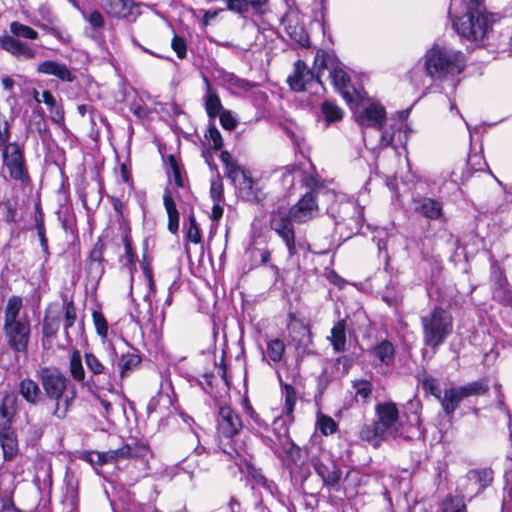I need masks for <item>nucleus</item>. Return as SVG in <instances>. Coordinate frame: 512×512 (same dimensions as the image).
Returning <instances> with one entry per match:
<instances>
[{"mask_svg": "<svg viewBox=\"0 0 512 512\" xmlns=\"http://www.w3.org/2000/svg\"><path fill=\"white\" fill-rule=\"evenodd\" d=\"M37 377L46 398L54 403L51 414L59 420L65 419L77 396L75 385L55 366L41 367Z\"/></svg>", "mask_w": 512, "mask_h": 512, "instance_id": "1", "label": "nucleus"}, {"mask_svg": "<svg viewBox=\"0 0 512 512\" xmlns=\"http://www.w3.org/2000/svg\"><path fill=\"white\" fill-rule=\"evenodd\" d=\"M376 421L364 425L360 430V438L373 447H379L389 438L404 437L399 422V410L393 402H382L375 406Z\"/></svg>", "mask_w": 512, "mask_h": 512, "instance_id": "2", "label": "nucleus"}, {"mask_svg": "<svg viewBox=\"0 0 512 512\" xmlns=\"http://www.w3.org/2000/svg\"><path fill=\"white\" fill-rule=\"evenodd\" d=\"M425 68L431 82L443 81L449 75L460 74L465 66V55L451 47L434 44L424 54Z\"/></svg>", "mask_w": 512, "mask_h": 512, "instance_id": "3", "label": "nucleus"}, {"mask_svg": "<svg viewBox=\"0 0 512 512\" xmlns=\"http://www.w3.org/2000/svg\"><path fill=\"white\" fill-rule=\"evenodd\" d=\"M499 19L498 14L486 11L482 0H468L466 13L453 21V28L460 37L479 41Z\"/></svg>", "mask_w": 512, "mask_h": 512, "instance_id": "4", "label": "nucleus"}, {"mask_svg": "<svg viewBox=\"0 0 512 512\" xmlns=\"http://www.w3.org/2000/svg\"><path fill=\"white\" fill-rule=\"evenodd\" d=\"M23 302L19 296H11L5 307L4 334L9 347L15 352H26L30 339V322L20 317Z\"/></svg>", "mask_w": 512, "mask_h": 512, "instance_id": "5", "label": "nucleus"}, {"mask_svg": "<svg viewBox=\"0 0 512 512\" xmlns=\"http://www.w3.org/2000/svg\"><path fill=\"white\" fill-rule=\"evenodd\" d=\"M220 159L225 166V176L232 182L243 200L260 203L265 199L266 194L260 183L253 179L250 171L239 165L228 151H222Z\"/></svg>", "mask_w": 512, "mask_h": 512, "instance_id": "6", "label": "nucleus"}, {"mask_svg": "<svg viewBox=\"0 0 512 512\" xmlns=\"http://www.w3.org/2000/svg\"><path fill=\"white\" fill-rule=\"evenodd\" d=\"M272 436H262V443L267 446L276 457L286 461L288 466H298L302 459V450L289 435L288 421L283 417H276L272 423Z\"/></svg>", "mask_w": 512, "mask_h": 512, "instance_id": "7", "label": "nucleus"}, {"mask_svg": "<svg viewBox=\"0 0 512 512\" xmlns=\"http://www.w3.org/2000/svg\"><path fill=\"white\" fill-rule=\"evenodd\" d=\"M2 173L6 180L22 189L32 185L25 156V143L13 141V144L1 151Z\"/></svg>", "mask_w": 512, "mask_h": 512, "instance_id": "8", "label": "nucleus"}, {"mask_svg": "<svg viewBox=\"0 0 512 512\" xmlns=\"http://www.w3.org/2000/svg\"><path fill=\"white\" fill-rule=\"evenodd\" d=\"M423 342L427 347L438 349L453 332V317L442 307H434L421 316Z\"/></svg>", "mask_w": 512, "mask_h": 512, "instance_id": "9", "label": "nucleus"}, {"mask_svg": "<svg viewBox=\"0 0 512 512\" xmlns=\"http://www.w3.org/2000/svg\"><path fill=\"white\" fill-rule=\"evenodd\" d=\"M9 28L12 35L0 36V48L19 60L34 59L37 56L36 49L19 38L36 40L38 32L18 21L11 22Z\"/></svg>", "mask_w": 512, "mask_h": 512, "instance_id": "10", "label": "nucleus"}, {"mask_svg": "<svg viewBox=\"0 0 512 512\" xmlns=\"http://www.w3.org/2000/svg\"><path fill=\"white\" fill-rule=\"evenodd\" d=\"M218 446L231 458L238 455L236 447L233 445V438L240 433L243 428V421L240 415L230 406L219 408L216 417Z\"/></svg>", "mask_w": 512, "mask_h": 512, "instance_id": "11", "label": "nucleus"}, {"mask_svg": "<svg viewBox=\"0 0 512 512\" xmlns=\"http://www.w3.org/2000/svg\"><path fill=\"white\" fill-rule=\"evenodd\" d=\"M328 213L341 234H343L342 229H346L347 238L359 233L364 224V207L351 200L333 203Z\"/></svg>", "mask_w": 512, "mask_h": 512, "instance_id": "12", "label": "nucleus"}, {"mask_svg": "<svg viewBox=\"0 0 512 512\" xmlns=\"http://www.w3.org/2000/svg\"><path fill=\"white\" fill-rule=\"evenodd\" d=\"M314 65L320 73L322 70H329V77L337 91L342 96L350 101V93L348 88L350 87V78L347 73L340 67V62L334 53L327 52L325 50H318L314 59Z\"/></svg>", "mask_w": 512, "mask_h": 512, "instance_id": "13", "label": "nucleus"}, {"mask_svg": "<svg viewBox=\"0 0 512 512\" xmlns=\"http://www.w3.org/2000/svg\"><path fill=\"white\" fill-rule=\"evenodd\" d=\"M294 223L286 216L284 209H277L270 215V228L284 242L289 256L297 254Z\"/></svg>", "mask_w": 512, "mask_h": 512, "instance_id": "14", "label": "nucleus"}, {"mask_svg": "<svg viewBox=\"0 0 512 512\" xmlns=\"http://www.w3.org/2000/svg\"><path fill=\"white\" fill-rule=\"evenodd\" d=\"M59 19L53 12L52 8L48 4H41L35 11L32 19V24L45 30L48 34H51L59 41L68 43L71 40V36L62 29L59 25Z\"/></svg>", "mask_w": 512, "mask_h": 512, "instance_id": "15", "label": "nucleus"}, {"mask_svg": "<svg viewBox=\"0 0 512 512\" xmlns=\"http://www.w3.org/2000/svg\"><path fill=\"white\" fill-rule=\"evenodd\" d=\"M317 208L316 195L310 191L304 194L289 210H285V214L295 223L302 224L313 218Z\"/></svg>", "mask_w": 512, "mask_h": 512, "instance_id": "16", "label": "nucleus"}, {"mask_svg": "<svg viewBox=\"0 0 512 512\" xmlns=\"http://www.w3.org/2000/svg\"><path fill=\"white\" fill-rule=\"evenodd\" d=\"M110 365L103 364L100 359L91 352H86L84 354V359L88 370L91 373V380L96 377L98 379L102 378L104 380H114L116 374V366L115 361L118 359V352L116 351V357L113 359L108 355Z\"/></svg>", "mask_w": 512, "mask_h": 512, "instance_id": "17", "label": "nucleus"}, {"mask_svg": "<svg viewBox=\"0 0 512 512\" xmlns=\"http://www.w3.org/2000/svg\"><path fill=\"white\" fill-rule=\"evenodd\" d=\"M314 81L321 83L319 75L315 77L314 72L308 68L306 63L302 60H297L294 64V72L287 79L291 90L295 92H302L307 89V86Z\"/></svg>", "mask_w": 512, "mask_h": 512, "instance_id": "18", "label": "nucleus"}, {"mask_svg": "<svg viewBox=\"0 0 512 512\" xmlns=\"http://www.w3.org/2000/svg\"><path fill=\"white\" fill-rule=\"evenodd\" d=\"M227 10L246 17L249 13L263 16L269 11V0H225Z\"/></svg>", "mask_w": 512, "mask_h": 512, "instance_id": "19", "label": "nucleus"}, {"mask_svg": "<svg viewBox=\"0 0 512 512\" xmlns=\"http://www.w3.org/2000/svg\"><path fill=\"white\" fill-rule=\"evenodd\" d=\"M106 12L115 18L135 21L138 16L137 5L132 0H102Z\"/></svg>", "mask_w": 512, "mask_h": 512, "instance_id": "20", "label": "nucleus"}, {"mask_svg": "<svg viewBox=\"0 0 512 512\" xmlns=\"http://www.w3.org/2000/svg\"><path fill=\"white\" fill-rule=\"evenodd\" d=\"M311 465L316 474L322 479L324 486L332 488L339 484L342 477V470L338 465L335 463L326 465L318 457L311 458Z\"/></svg>", "mask_w": 512, "mask_h": 512, "instance_id": "21", "label": "nucleus"}, {"mask_svg": "<svg viewBox=\"0 0 512 512\" xmlns=\"http://www.w3.org/2000/svg\"><path fill=\"white\" fill-rule=\"evenodd\" d=\"M17 397L14 394H6L0 404V436L15 432L12 427L16 414Z\"/></svg>", "mask_w": 512, "mask_h": 512, "instance_id": "22", "label": "nucleus"}, {"mask_svg": "<svg viewBox=\"0 0 512 512\" xmlns=\"http://www.w3.org/2000/svg\"><path fill=\"white\" fill-rule=\"evenodd\" d=\"M356 118L362 127H372L381 130L386 120V112L382 106L370 104L360 111Z\"/></svg>", "mask_w": 512, "mask_h": 512, "instance_id": "23", "label": "nucleus"}, {"mask_svg": "<svg viewBox=\"0 0 512 512\" xmlns=\"http://www.w3.org/2000/svg\"><path fill=\"white\" fill-rule=\"evenodd\" d=\"M37 71L45 75L55 76L63 82H73L76 79V75L72 73L66 64L54 60H46L39 63Z\"/></svg>", "mask_w": 512, "mask_h": 512, "instance_id": "24", "label": "nucleus"}, {"mask_svg": "<svg viewBox=\"0 0 512 512\" xmlns=\"http://www.w3.org/2000/svg\"><path fill=\"white\" fill-rule=\"evenodd\" d=\"M243 410L247 417L248 428L262 440V436L269 431V424L257 413L248 399L243 400Z\"/></svg>", "mask_w": 512, "mask_h": 512, "instance_id": "25", "label": "nucleus"}, {"mask_svg": "<svg viewBox=\"0 0 512 512\" xmlns=\"http://www.w3.org/2000/svg\"><path fill=\"white\" fill-rule=\"evenodd\" d=\"M141 364V357L137 353H122L118 354V359L115 361L116 374L115 380L119 377L121 380L129 377L131 373L136 370Z\"/></svg>", "mask_w": 512, "mask_h": 512, "instance_id": "26", "label": "nucleus"}, {"mask_svg": "<svg viewBox=\"0 0 512 512\" xmlns=\"http://www.w3.org/2000/svg\"><path fill=\"white\" fill-rule=\"evenodd\" d=\"M93 322L96 328L97 334L101 337L102 343L105 346L107 355L113 359L116 357L117 342L108 339V323L104 315L99 311H93L92 313Z\"/></svg>", "mask_w": 512, "mask_h": 512, "instance_id": "27", "label": "nucleus"}, {"mask_svg": "<svg viewBox=\"0 0 512 512\" xmlns=\"http://www.w3.org/2000/svg\"><path fill=\"white\" fill-rule=\"evenodd\" d=\"M203 79L206 86V93L203 97L205 110L210 120H214L222 111H224L223 106L217 91L212 88L209 79L206 76H204Z\"/></svg>", "mask_w": 512, "mask_h": 512, "instance_id": "28", "label": "nucleus"}, {"mask_svg": "<svg viewBox=\"0 0 512 512\" xmlns=\"http://www.w3.org/2000/svg\"><path fill=\"white\" fill-rule=\"evenodd\" d=\"M18 388L22 398L30 405H38L43 399L39 384L29 377L23 378Z\"/></svg>", "mask_w": 512, "mask_h": 512, "instance_id": "29", "label": "nucleus"}, {"mask_svg": "<svg viewBox=\"0 0 512 512\" xmlns=\"http://www.w3.org/2000/svg\"><path fill=\"white\" fill-rule=\"evenodd\" d=\"M438 400L445 415L449 418H452L454 412L463 400V397L458 387H450L444 390L443 394L440 395Z\"/></svg>", "mask_w": 512, "mask_h": 512, "instance_id": "30", "label": "nucleus"}, {"mask_svg": "<svg viewBox=\"0 0 512 512\" xmlns=\"http://www.w3.org/2000/svg\"><path fill=\"white\" fill-rule=\"evenodd\" d=\"M61 312L57 309L48 308L42 321V337L44 339L54 338L60 328Z\"/></svg>", "mask_w": 512, "mask_h": 512, "instance_id": "31", "label": "nucleus"}, {"mask_svg": "<svg viewBox=\"0 0 512 512\" xmlns=\"http://www.w3.org/2000/svg\"><path fill=\"white\" fill-rule=\"evenodd\" d=\"M111 451L113 453L115 462H117L123 459L142 458L147 454L148 448L144 444L132 442L126 443L121 447Z\"/></svg>", "mask_w": 512, "mask_h": 512, "instance_id": "32", "label": "nucleus"}, {"mask_svg": "<svg viewBox=\"0 0 512 512\" xmlns=\"http://www.w3.org/2000/svg\"><path fill=\"white\" fill-rule=\"evenodd\" d=\"M236 465L238 466V469L241 473L253 479L256 484L270 489L272 481H269L264 476L260 468L255 467L254 464L244 458H241L238 462H236Z\"/></svg>", "mask_w": 512, "mask_h": 512, "instance_id": "33", "label": "nucleus"}, {"mask_svg": "<svg viewBox=\"0 0 512 512\" xmlns=\"http://www.w3.org/2000/svg\"><path fill=\"white\" fill-rule=\"evenodd\" d=\"M346 328V320L341 319L337 321L331 329V335L328 337V340L336 353L346 350Z\"/></svg>", "mask_w": 512, "mask_h": 512, "instance_id": "34", "label": "nucleus"}, {"mask_svg": "<svg viewBox=\"0 0 512 512\" xmlns=\"http://www.w3.org/2000/svg\"><path fill=\"white\" fill-rule=\"evenodd\" d=\"M223 80L228 84L231 92L237 95L247 94L257 87L256 83L240 78L233 73H225Z\"/></svg>", "mask_w": 512, "mask_h": 512, "instance_id": "35", "label": "nucleus"}, {"mask_svg": "<svg viewBox=\"0 0 512 512\" xmlns=\"http://www.w3.org/2000/svg\"><path fill=\"white\" fill-rule=\"evenodd\" d=\"M416 211L431 220L439 219L442 216V205L432 198H421L417 201Z\"/></svg>", "mask_w": 512, "mask_h": 512, "instance_id": "36", "label": "nucleus"}, {"mask_svg": "<svg viewBox=\"0 0 512 512\" xmlns=\"http://www.w3.org/2000/svg\"><path fill=\"white\" fill-rule=\"evenodd\" d=\"M370 353L375 356L382 364L389 366L394 363L395 348L389 340H382L372 347Z\"/></svg>", "mask_w": 512, "mask_h": 512, "instance_id": "37", "label": "nucleus"}, {"mask_svg": "<svg viewBox=\"0 0 512 512\" xmlns=\"http://www.w3.org/2000/svg\"><path fill=\"white\" fill-rule=\"evenodd\" d=\"M281 387L284 395V407L283 414L279 417L285 418L288 421L289 426L293 421V411L297 400V394L291 384L281 382Z\"/></svg>", "mask_w": 512, "mask_h": 512, "instance_id": "38", "label": "nucleus"}, {"mask_svg": "<svg viewBox=\"0 0 512 512\" xmlns=\"http://www.w3.org/2000/svg\"><path fill=\"white\" fill-rule=\"evenodd\" d=\"M69 373L71 378L80 383L82 386H85L89 383V381H85L86 372L84 370L82 364L81 354L78 350L73 351L69 359Z\"/></svg>", "mask_w": 512, "mask_h": 512, "instance_id": "39", "label": "nucleus"}, {"mask_svg": "<svg viewBox=\"0 0 512 512\" xmlns=\"http://www.w3.org/2000/svg\"><path fill=\"white\" fill-rule=\"evenodd\" d=\"M165 163L167 166V174L170 177H173V180L177 187L185 188L186 187V175L183 173V169L178 163L176 157L174 155H168L165 158Z\"/></svg>", "mask_w": 512, "mask_h": 512, "instance_id": "40", "label": "nucleus"}, {"mask_svg": "<svg viewBox=\"0 0 512 512\" xmlns=\"http://www.w3.org/2000/svg\"><path fill=\"white\" fill-rule=\"evenodd\" d=\"M1 448L4 461H12L18 454V440L16 432L0 436Z\"/></svg>", "mask_w": 512, "mask_h": 512, "instance_id": "41", "label": "nucleus"}, {"mask_svg": "<svg viewBox=\"0 0 512 512\" xmlns=\"http://www.w3.org/2000/svg\"><path fill=\"white\" fill-rule=\"evenodd\" d=\"M352 387L355 390V399L357 402L367 404L370 401L373 392V385L369 380L357 379L352 381Z\"/></svg>", "mask_w": 512, "mask_h": 512, "instance_id": "42", "label": "nucleus"}, {"mask_svg": "<svg viewBox=\"0 0 512 512\" xmlns=\"http://www.w3.org/2000/svg\"><path fill=\"white\" fill-rule=\"evenodd\" d=\"M463 399L471 396L484 395L489 390L488 381L486 379H480L474 382L467 383L463 386H458Z\"/></svg>", "mask_w": 512, "mask_h": 512, "instance_id": "43", "label": "nucleus"}, {"mask_svg": "<svg viewBox=\"0 0 512 512\" xmlns=\"http://www.w3.org/2000/svg\"><path fill=\"white\" fill-rule=\"evenodd\" d=\"M286 32L289 35L290 39L297 43L300 47L309 48L310 47V39L305 30V28L300 24H292L289 23L286 26Z\"/></svg>", "mask_w": 512, "mask_h": 512, "instance_id": "44", "label": "nucleus"}, {"mask_svg": "<svg viewBox=\"0 0 512 512\" xmlns=\"http://www.w3.org/2000/svg\"><path fill=\"white\" fill-rule=\"evenodd\" d=\"M409 81L417 88L428 87L427 80L430 79L429 74L425 68V61L423 63L416 64L408 72Z\"/></svg>", "mask_w": 512, "mask_h": 512, "instance_id": "45", "label": "nucleus"}, {"mask_svg": "<svg viewBox=\"0 0 512 512\" xmlns=\"http://www.w3.org/2000/svg\"><path fill=\"white\" fill-rule=\"evenodd\" d=\"M246 253L249 256L251 268L259 267L262 264H267L271 257L270 251L268 249H260L254 246H250Z\"/></svg>", "mask_w": 512, "mask_h": 512, "instance_id": "46", "label": "nucleus"}, {"mask_svg": "<svg viewBox=\"0 0 512 512\" xmlns=\"http://www.w3.org/2000/svg\"><path fill=\"white\" fill-rule=\"evenodd\" d=\"M64 309V332L66 337H70V330L73 328L76 319H77V311L75 304L72 300L65 301L63 305Z\"/></svg>", "mask_w": 512, "mask_h": 512, "instance_id": "47", "label": "nucleus"}, {"mask_svg": "<svg viewBox=\"0 0 512 512\" xmlns=\"http://www.w3.org/2000/svg\"><path fill=\"white\" fill-rule=\"evenodd\" d=\"M321 112L324 115L327 123L336 122L342 119L343 110L338 107L333 101H325L321 106Z\"/></svg>", "mask_w": 512, "mask_h": 512, "instance_id": "48", "label": "nucleus"}, {"mask_svg": "<svg viewBox=\"0 0 512 512\" xmlns=\"http://www.w3.org/2000/svg\"><path fill=\"white\" fill-rule=\"evenodd\" d=\"M0 205L3 208V217L5 222H17L18 200L15 198L4 199Z\"/></svg>", "mask_w": 512, "mask_h": 512, "instance_id": "49", "label": "nucleus"}, {"mask_svg": "<svg viewBox=\"0 0 512 512\" xmlns=\"http://www.w3.org/2000/svg\"><path fill=\"white\" fill-rule=\"evenodd\" d=\"M285 352L284 342L280 339L267 341V355L273 362H280Z\"/></svg>", "mask_w": 512, "mask_h": 512, "instance_id": "50", "label": "nucleus"}, {"mask_svg": "<svg viewBox=\"0 0 512 512\" xmlns=\"http://www.w3.org/2000/svg\"><path fill=\"white\" fill-rule=\"evenodd\" d=\"M442 512H467L463 498L447 496L442 502Z\"/></svg>", "mask_w": 512, "mask_h": 512, "instance_id": "51", "label": "nucleus"}, {"mask_svg": "<svg viewBox=\"0 0 512 512\" xmlns=\"http://www.w3.org/2000/svg\"><path fill=\"white\" fill-rule=\"evenodd\" d=\"M281 184L285 190H290L295 183L296 175L300 173V169L296 165H289L281 169Z\"/></svg>", "mask_w": 512, "mask_h": 512, "instance_id": "52", "label": "nucleus"}, {"mask_svg": "<svg viewBox=\"0 0 512 512\" xmlns=\"http://www.w3.org/2000/svg\"><path fill=\"white\" fill-rule=\"evenodd\" d=\"M105 271V262L87 261V278L94 283H98Z\"/></svg>", "mask_w": 512, "mask_h": 512, "instance_id": "53", "label": "nucleus"}, {"mask_svg": "<svg viewBox=\"0 0 512 512\" xmlns=\"http://www.w3.org/2000/svg\"><path fill=\"white\" fill-rule=\"evenodd\" d=\"M421 386L426 393L431 394L436 399L440 398L442 391L439 385V381L436 378L425 374L421 379Z\"/></svg>", "mask_w": 512, "mask_h": 512, "instance_id": "54", "label": "nucleus"}, {"mask_svg": "<svg viewBox=\"0 0 512 512\" xmlns=\"http://www.w3.org/2000/svg\"><path fill=\"white\" fill-rule=\"evenodd\" d=\"M11 139V124L5 118L0 116V151L13 144Z\"/></svg>", "mask_w": 512, "mask_h": 512, "instance_id": "55", "label": "nucleus"}, {"mask_svg": "<svg viewBox=\"0 0 512 512\" xmlns=\"http://www.w3.org/2000/svg\"><path fill=\"white\" fill-rule=\"evenodd\" d=\"M205 138L209 141L211 144V147L214 150H219L223 146V139L222 136L217 129V127L214 125V123H211L207 132L205 133Z\"/></svg>", "mask_w": 512, "mask_h": 512, "instance_id": "56", "label": "nucleus"}, {"mask_svg": "<svg viewBox=\"0 0 512 512\" xmlns=\"http://www.w3.org/2000/svg\"><path fill=\"white\" fill-rule=\"evenodd\" d=\"M210 197L213 202H224V187L220 176L212 179L210 186Z\"/></svg>", "mask_w": 512, "mask_h": 512, "instance_id": "57", "label": "nucleus"}, {"mask_svg": "<svg viewBox=\"0 0 512 512\" xmlns=\"http://www.w3.org/2000/svg\"><path fill=\"white\" fill-rule=\"evenodd\" d=\"M396 135L398 136L399 141L402 142L401 128L400 127L395 128L393 125H390V127L385 129V131H383V133L381 135V139H380L381 145H383V146L393 145Z\"/></svg>", "mask_w": 512, "mask_h": 512, "instance_id": "58", "label": "nucleus"}, {"mask_svg": "<svg viewBox=\"0 0 512 512\" xmlns=\"http://www.w3.org/2000/svg\"><path fill=\"white\" fill-rule=\"evenodd\" d=\"M189 227L187 230V238L189 241L197 244L201 242V230L198 226L196 218L193 214L189 215Z\"/></svg>", "mask_w": 512, "mask_h": 512, "instance_id": "59", "label": "nucleus"}, {"mask_svg": "<svg viewBox=\"0 0 512 512\" xmlns=\"http://www.w3.org/2000/svg\"><path fill=\"white\" fill-rule=\"evenodd\" d=\"M318 427L322 434L330 435L337 430V423L331 417L321 415L318 418Z\"/></svg>", "mask_w": 512, "mask_h": 512, "instance_id": "60", "label": "nucleus"}, {"mask_svg": "<svg viewBox=\"0 0 512 512\" xmlns=\"http://www.w3.org/2000/svg\"><path fill=\"white\" fill-rule=\"evenodd\" d=\"M493 298L504 305L512 304V291L508 288V284L493 289Z\"/></svg>", "mask_w": 512, "mask_h": 512, "instance_id": "61", "label": "nucleus"}, {"mask_svg": "<svg viewBox=\"0 0 512 512\" xmlns=\"http://www.w3.org/2000/svg\"><path fill=\"white\" fill-rule=\"evenodd\" d=\"M130 111L139 119L148 117L149 109L141 99H134L129 105Z\"/></svg>", "mask_w": 512, "mask_h": 512, "instance_id": "62", "label": "nucleus"}, {"mask_svg": "<svg viewBox=\"0 0 512 512\" xmlns=\"http://www.w3.org/2000/svg\"><path fill=\"white\" fill-rule=\"evenodd\" d=\"M470 473L475 478H477V481L479 482V484L482 488H485L488 485H490V483L493 480V472L491 469H482V470H477V471H471Z\"/></svg>", "mask_w": 512, "mask_h": 512, "instance_id": "63", "label": "nucleus"}, {"mask_svg": "<svg viewBox=\"0 0 512 512\" xmlns=\"http://www.w3.org/2000/svg\"><path fill=\"white\" fill-rule=\"evenodd\" d=\"M171 46L178 58L183 59L186 57L187 45L182 37L175 35L172 39Z\"/></svg>", "mask_w": 512, "mask_h": 512, "instance_id": "64", "label": "nucleus"}]
</instances>
